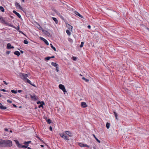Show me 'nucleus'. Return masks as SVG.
<instances>
[{"instance_id": "1", "label": "nucleus", "mask_w": 149, "mask_h": 149, "mask_svg": "<svg viewBox=\"0 0 149 149\" xmlns=\"http://www.w3.org/2000/svg\"><path fill=\"white\" fill-rule=\"evenodd\" d=\"M28 77V75L26 74H23L22 76H21V78L24 81H26V82L29 84L31 85L34 87H36V86L34 84H33L31 83V82L27 77Z\"/></svg>"}, {"instance_id": "2", "label": "nucleus", "mask_w": 149, "mask_h": 149, "mask_svg": "<svg viewBox=\"0 0 149 149\" xmlns=\"http://www.w3.org/2000/svg\"><path fill=\"white\" fill-rule=\"evenodd\" d=\"M14 141L15 142V144L17 147L19 148H27L29 146L28 145H27L26 146L25 145H22L20 144L19 142V141L17 140H14Z\"/></svg>"}, {"instance_id": "3", "label": "nucleus", "mask_w": 149, "mask_h": 149, "mask_svg": "<svg viewBox=\"0 0 149 149\" xmlns=\"http://www.w3.org/2000/svg\"><path fill=\"white\" fill-rule=\"evenodd\" d=\"M12 146V141L8 140H5V147H11Z\"/></svg>"}, {"instance_id": "4", "label": "nucleus", "mask_w": 149, "mask_h": 149, "mask_svg": "<svg viewBox=\"0 0 149 149\" xmlns=\"http://www.w3.org/2000/svg\"><path fill=\"white\" fill-rule=\"evenodd\" d=\"M59 87L60 89L62 90L64 92H66L67 91L65 90L64 86L62 84H60L59 85Z\"/></svg>"}, {"instance_id": "5", "label": "nucleus", "mask_w": 149, "mask_h": 149, "mask_svg": "<svg viewBox=\"0 0 149 149\" xmlns=\"http://www.w3.org/2000/svg\"><path fill=\"white\" fill-rule=\"evenodd\" d=\"M60 136L65 140H69L68 137L64 134H60Z\"/></svg>"}, {"instance_id": "6", "label": "nucleus", "mask_w": 149, "mask_h": 149, "mask_svg": "<svg viewBox=\"0 0 149 149\" xmlns=\"http://www.w3.org/2000/svg\"><path fill=\"white\" fill-rule=\"evenodd\" d=\"M42 31L46 35V36H48V37H50V33L47 31L45 30H44L42 29Z\"/></svg>"}, {"instance_id": "7", "label": "nucleus", "mask_w": 149, "mask_h": 149, "mask_svg": "<svg viewBox=\"0 0 149 149\" xmlns=\"http://www.w3.org/2000/svg\"><path fill=\"white\" fill-rule=\"evenodd\" d=\"M40 38L41 40H42L43 41L45 42V43L47 45H49V43L45 39L41 37H40Z\"/></svg>"}, {"instance_id": "8", "label": "nucleus", "mask_w": 149, "mask_h": 149, "mask_svg": "<svg viewBox=\"0 0 149 149\" xmlns=\"http://www.w3.org/2000/svg\"><path fill=\"white\" fill-rule=\"evenodd\" d=\"M5 24L8 26L12 27L13 28H15V29H17V28L16 27L14 26L13 25L11 24H10L9 23H8L7 22H5Z\"/></svg>"}, {"instance_id": "9", "label": "nucleus", "mask_w": 149, "mask_h": 149, "mask_svg": "<svg viewBox=\"0 0 149 149\" xmlns=\"http://www.w3.org/2000/svg\"><path fill=\"white\" fill-rule=\"evenodd\" d=\"M0 144L3 147H5V140L1 139L0 140Z\"/></svg>"}, {"instance_id": "10", "label": "nucleus", "mask_w": 149, "mask_h": 149, "mask_svg": "<svg viewBox=\"0 0 149 149\" xmlns=\"http://www.w3.org/2000/svg\"><path fill=\"white\" fill-rule=\"evenodd\" d=\"M7 48L8 49H10L14 48L13 46H11V45L10 43H8L7 44Z\"/></svg>"}, {"instance_id": "11", "label": "nucleus", "mask_w": 149, "mask_h": 149, "mask_svg": "<svg viewBox=\"0 0 149 149\" xmlns=\"http://www.w3.org/2000/svg\"><path fill=\"white\" fill-rule=\"evenodd\" d=\"M81 106L83 108H85L87 107L86 103L84 102H81Z\"/></svg>"}, {"instance_id": "12", "label": "nucleus", "mask_w": 149, "mask_h": 149, "mask_svg": "<svg viewBox=\"0 0 149 149\" xmlns=\"http://www.w3.org/2000/svg\"><path fill=\"white\" fill-rule=\"evenodd\" d=\"M13 12L19 18H21V17L20 15L16 11L14 10L13 11Z\"/></svg>"}, {"instance_id": "13", "label": "nucleus", "mask_w": 149, "mask_h": 149, "mask_svg": "<svg viewBox=\"0 0 149 149\" xmlns=\"http://www.w3.org/2000/svg\"><path fill=\"white\" fill-rule=\"evenodd\" d=\"M30 97L32 100H37V98L36 97V95H30Z\"/></svg>"}, {"instance_id": "14", "label": "nucleus", "mask_w": 149, "mask_h": 149, "mask_svg": "<svg viewBox=\"0 0 149 149\" xmlns=\"http://www.w3.org/2000/svg\"><path fill=\"white\" fill-rule=\"evenodd\" d=\"M15 4L16 7H18L19 9L22 10V7L18 3L16 2L15 3Z\"/></svg>"}, {"instance_id": "15", "label": "nucleus", "mask_w": 149, "mask_h": 149, "mask_svg": "<svg viewBox=\"0 0 149 149\" xmlns=\"http://www.w3.org/2000/svg\"><path fill=\"white\" fill-rule=\"evenodd\" d=\"M65 133L69 136H72V134L70 132V131H66Z\"/></svg>"}, {"instance_id": "16", "label": "nucleus", "mask_w": 149, "mask_h": 149, "mask_svg": "<svg viewBox=\"0 0 149 149\" xmlns=\"http://www.w3.org/2000/svg\"><path fill=\"white\" fill-rule=\"evenodd\" d=\"M74 13L75 14L78 16L79 17H81V18H83V16L81 15L78 12H77L75 11L74 12Z\"/></svg>"}, {"instance_id": "17", "label": "nucleus", "mask_w": 149, "mask_h": 149, "mask_svg": "<svg viewBox=\"0 0 149 149\" xmlns=\"http://www.w3.org/2000/svg\"><path fill=\"white\" fill-rule=\"evenodd\" d=\"M115 13H116L113 11H109V14L110 16H113V15H114Z\"/></svg>"}, {"instance_id": "18", "label": "nucleus", "mask_w": 149, "mask_h": 149, "mask_svg": "<svg viewBox=\"0 0 149 149\" xmlns=\"http://www.w3.org/2000/svg\"><path fill=\"white\" fill-rule=\"evenodd\" d=\"M14 53L15 54L17 55V56H19L20 55V53L18 51H15Z\"/></svg>"}, {"instance_id": "19", "label": "nucleus", "mask_w": 149, "mask_h": 149, "mask_svg": "<svg viewBox=\"0 0 149 149\" xmlns=\"http://www.w3.org/2000/svg\"><path fill=\"white\" fill-rule=\"evenodd\" d=\"M7 108V107L3 105L0 106V109H5Z\"/></svg>"}, {"instance_id": "20", "label": "nucleus", "mask_w": 149, "mask_h": 149, "mask_svg": "<svg viewBox=\"0 0 149 149\" xmlns=\"http://www.w3.org/2000/svg\"><path fill=\"white\" fill-rule=\"evenodd\" d=\"M52 18L56 24H57L58 23V21L56 18L54 17H52Z\"/></svg>"}, {"instance_id": "21", "label": "nucleus", "mask_w": 149, "mask_h": 149, "mask_svg": "<svg viewBox=\"0 0 149 149\" xmlns=\"http://www.w3.org/2000/svg\"><path fill=\"white\" fill-rule=\"evenodd\" d=\"M51 65L52 66H55V67L57 66L58 65L56 63H54L53 62H52L51 63Z\"/></svg>"}, {"instance_id": "22", "label": "nucleus", "mask_w": 149, "mask_h": 149, "mask_svg": "<svg viewBox=\"0 0 149 149\" xmlns=\"http://www.w3.org/2000/svg\"><path fill=\"white\" fill-rule=\"evenodd\" d=\"M50 45H51V48L54 49V50L56 51V48L54 47L52 45V44H50Z\"/></svg>"}, {"instance_id": "23", "label": "nucleus", "mask_w": 149, "mask_h": 149, "mask_svg": "<svg viewBox=\"0 0 149 149\" xmlns=\"http://www.w3.org/2000/svg\"><path fill=\"white\" fill-rule=\"evenodd\" d=\"M42 104H40L39 106V108H40L41 107H42V108H43V105L45 104V103L43 101L42 102Z\"/></svg>"}, {"instance_id": "24", "label": "nucleus", "mask_w": 149, "mask_h": 149, "mask_svg": "<svg viewBox=\"0 0 149 149\" xmlns=\"http://www.w3.org/2000/svg\"><path fill=\"white\" fill-rule=\"evenodd\" d=\"M113 113H114V116L116 118V119L117 120H118V118H117L118 114H117V113L115 111H114Z\"/></svg>"}, {"instance_id": "25", "label": "nucleus", "mask_w": 149, "mask_h": 149, "mask_svg": "<svg viewBox=\"0 0 149 149\" xmlns=\"http://www.w3.org/2000/svg\"><path fill=\"white\" fill-rule=\"evenodd\" d=\"M0 10H1L2 12H4V9L3 7L2 6H0Z\"/></svg>"}, {"instance_id": "26", "label": "nucleus", "mask_w": 149, "mask_h": 149, "mask_svg": "<svg viewBox=\"0 0 149 149\" xmlns=\"http://www.w3.org/2000/svg\"><path fill=\"white\" fill-rule=\"evenodd\" d=\"M110 126V123H107L106 124V127L108 129L109 128Z\"/></svg>"}, {"instance_id": "27", "label": "nucleus", "mask_w": 149, "mask_h": 149, "mask_svg": "<svg viewBox=\"0 0 149 149\" xmlns=\"http://www.w3.org/2000/svg\"><path fill=\"white\" fill-rule=\"evenodd\" d=\"M68 40L71 43H72L73 42L72 40L70 38H68Z\"/></svg>"}, {"instance_id": "28", "label": "nucleus", "mask_w": 149, "mask_h": 149, "mask_svg": "<svg viewBox=\"0 0 149 149\" xmlns=\"http://www.w3.org/2000/svg\"><path fill=\"white\" fill-rule=\"evenodd\" d=\"M66 32L68 35H70V32L68 30H66Z\"/></svg>"}, {"instance_id": "29", "label": "nucleus", "mask_w": 149, "mask_h": 149, "mask_svg": "<svg viewBox=\"0 0 149 149\" xmlns=\"http://www.w3.org/2000/svg\"><path fill=\"white\" fill-rule=\"evenodd\" d=\"M46 121L49 124H50L51 123V121L50 119L47 120Z\"/></svg>"}, {"instance_id": "30", "label": "nucleus", "mask_w": 149, "mask_h": 149, "mask_svg": "<svg viewBox=\"0 0 149 149\" xmlns=\"http://www.w3.org/2000/svg\"><path fill=\"white\" fill-rule=\"evenodd\" d=\"M11 91L12 93H14L15 94H16L17 93V91L14 90H12Z\"/></svg>"}, {"instance_id": "31", "label": "nucleus", "mask_w": 149, "mask_h": 149, "mask_svg": "<svg viewBox=\"0 0 149 149\" xmlns=\"http://www.w3.org/2000/svg\"><path fill=\"white\" fill-rule=\"evenodd\" d=\"M82 79L83 80H85L86 82H87L89 81L88 79H86L84 77H82Z\"/></svg>"}, {"instance_id": "32", "label": "nucleus", "mask_w": 149, "mask_h": 149, "mask_svg": "<svg viewBox=\"0 0 149 149\" xmlns=\"http://www.w3.org/2000/svg\"><path fill=\"white\" fill-rule=\"evenodd\" d=\"M36 137H37V138L38 139H39V140L40 141H43L41 139H40V137H39L36 134Z\"/></svg>"}, {"instance_id": "33", "label": "nucleus", "mask_w": 149, "mask_h": 149, "mask_svg": "<svg viewBox=\"0 0 149 149\" xmlns=\"http://www.w3.org/2000/svg\"><path fill=\"white\" fill-rule=\"evenodd\" d=\"M84 144L82 143H79V145L81 147H82L84 146Z\"/></svg>"}, {"instance_id": "34", "label": "nucleus", "mask_w": 149, "mask_h": 149, "mask_svg": "<svg viewBox=\"0 0 149 149\" xmlns=\"http://www.w3.org/2000/svg\"><path fill=\"white\" fill-rule=\"evenodd\" d=\"M84 42H81V45H80V47H83V45H84Z\"/></svg>"}, {"instance_id": "35", "label": "nucleus", "mask_w": 149, "mask_h": 149, "mask_svg": "<svg viewBox=\"0 0 149 149\" xmlns=\"http://www.w3.org/2000/svg\"><path fill=\"white\" fill-rule=\"evenodd\" d=\"M24 43L25 44H27L28 43V42L27 40H24Z\"/></svg>"}, {"instance_id": "36", "label": "nucleus", "mask_w": 149, "mask_h": 149, "mask_svg": "<svg viewBox=\"0 0 149 149\" xmlns=\"http://www.w3.org/2000/svg\"><path fill=\"white\" fill-rule=\"evenodd\" d=\"M1 19H0L1 23H5V22H5V20L3 19V18L2 17L1 18Z\"/></svg>"}, {"instance_id": "37", "label": "nucleus", "mask_w": 149, "mask_h": 149, "mask_svg": "<svg viewBox=\"0 0 149 149\" xmlns=\"http://www.w3.org/2000/svg\"><path fill=\"white\" fill-rule=\"evenodd\" d=\"M50 58V57H47L45 58V59L47 61L49 60Z\"/></svg>"}, {"instance_id": "38", "label": "nucleus", "mask_w": 149, "mask_h": 149, "mask_svg": "<svg viewBox=\"0 0 149 149\" xmlns=\"http://www.w3.org/2000/svg\"><path fill=\"white\" fill-rule=\"evenodd\" d=\"M72 58V59L74 61H76L77 59V58L76 57L74 56H73Z\"/></svg>"}, {"instance_id": "39", "label": "nucleus", "mask_w": 149, "mask_h": 149, "mask_svg": "<svg viewBox=\"0 0 149 149\" xmlns=\"http://www.w3.org/2000/svg\"><path fill=\"white\" fill-rule=\"evenodd\" d=\"M68 25L69 26L68 28L69 29H72V26L71 25H70L69 24H68Z\"/></svg>"}, {"instance_id": "40", "label": "nucleus", "mask_w": 149, "mask_h": 149, "mask_svg": "<svg viewBox=\"0 0 149 149\" xmlns=\"http://www.w3.org/2000/svg\"><path fill=\"white\" fill-rule=\"evenodd\" d=\"M56 70L57 72H58L59 71L58 68L57 66H56Z\"/></svg>"}, {"instance_id": "41", "label": "nucleus", "mask_w": 149, "mask_h": 149, "mask_svg": "<svg viewBox=\"0 0 149 149\" xmlns=\"http://www.w3.org/2000/svg\"><path fill=\"white\" fill-rule=\"evenodd\" d=\"M83 147H88V148H89V146L86 145V144H84V146Z\"/></svg>"}, {"instance_id": "42", "label": "nucleus", "mask_w": 149, "mask_h": 149, "mask_svg": "<svg viewBox=\"0 0 149 149\" xmlns=\"http://www.w3.org/2000/svg\"><path fill=\"white\" fill-rule=\"evenodd\" d=\"M95 139L99 143H100V141L97 138H96Z\"/></svg>"}, {"instance_id": "43", "label": "nucleus", "mask_w": 149, "mask_h": 149, "mask_svg": "<svg viewBox=\"0 0 149 149\" xmlns=\"http://www.w3.org/2000/svg\"><path fill=\"white\" fill-rule=\"evenodd\" d=\"M19 33H22L23 35H24V36H25V34L22 31H19Z\"/></svg>"}, {"instance_id": "44", "label": "nucleus", "mask_w": 149, "mask_h": 149, "mask_svg": "<svg viewBox=\"0 0 149 149\" xmlns=\"http://www.w3.org/2000/svg\"><path fill=\"white\" fill-rule=\"evenodd\" d=\"M10 51H7L6 52V54H10Z\"/></svg>"}, {"instance_id": "45", "label": "nucleus", "mask_w": 149, "mask_h": 149, "mask_svg": "<svg viewBox=\"0 0 149 149\" xmlns=\"http://www.w3.org/2000/svg\"><path fill=\"white\" fill-rule=\"evenodd\" d=\"M1 91H3V92H7V91H6L5 89H1L0 90Z\"/></svg>"}, {"instance_id": "46", "label": "nucleus", "mask_w": 149, "mask_h": 149, "mask_svg": "<svg viewBox=\"0 0 149 149\" xmlns=\"http://www.w3.org/2000/svg\"><path fill=\"white\" fill-rule=\"evenodd\" d=\"M7 102L10 103H11L12 102V101L10 100H7Z\"/></svg>"}, {"instance_id": "47", "label": "nucleus", "mask_w": 149, "mask_h": 149, "mask_svg": "<svg viewBox=\"0 0 149 149\" xmlns=\"http://www.w3.org/2000/svg\"><path fill=\"white\" fill-rule=\"evenodd\" d=\"M55 12L58 15H60V13L58 12L57 11H55Z\"/></svg>"}, {"instance_id": "48", "label": "nucleus", "mask_w": 149, "mask_h": 149, "mask_svg": "<svg viewBox=\"0 0 149 149\" xmlns=\"http://www.w3.org/2000/svg\"><path fill=\"white\" fill-rule=\"evenodd\" d=\"M31 142V141H27V145H28V144L30 143Z\"/></svg>"}, {"instance_id": "49", "label": "nucleus", "mask_w": 149, "mask_h": 149, "mask_svg": "<svg viewBox=\"0 0 149 149\" xmlns=\"http://www.w3.org/2000/svg\"><path fill=\"white\" fill-rule=\"evenodd\" d=\"M3 82L6 85H7L8 84V83H7L5 81H3Z\"/></svg>"}, {"instance_id": "50", "label": "nucleus", "mask_w": 149, "mask_h": 149, "mask_svg": "<svg viewBox=\"0 0 149 149\" xmlns=\"http://www.w3.org/2000/svg\"><path fill=\"white\" fill-rule=\"evenodd\" d=\"M92 135H93V137H94V138L95 139H96V138H97L96 137V136L95 134H93Z\"/></svg>"}, {"instance_id": "51", "label": "nucleus", "mask_w": 149, "mask_h": 149, "mask_svg": "<svg viewBox=\"0 0 149 149\" xmlns=\"http://www.w3.org/2000/svg\"><path fill=\"white\" fill-rule=\"evenodd\" d=\"M17 27V28L16 29H17L19 31V26H18Z\"/></svg>"}, {"instance_id": "52", "label": "nucleus", "mask_w": 149, "mask_h": 149, "mask_svg": "<svg viewBox=\"0 0 149 149\" xmlns=\"http://www.w3.org/2000/svg\"><path fill=\"white\" fill-rule=\"evenodd\" d=\"M49 129L50 130H52V128L51 126H50L49 127Z\"/></svg>"}, {"instance_id": "53", "label": "nucleus", "mask_w": 149, "mask_h": 149, "mask_svg": "<svg viewBox=\"0 0 149 149\" xmlns=\"http://www.w3.org/2000/svg\"><path fill=\"white\" fill-rule=\"evenodd\" d=\"M88 28L89 29H90L91 28V26L90 25H88L87 26Z\"/></svg>"}, {"instance_id": "54", "label": "nucleus", "mask_w": 149, "mask_h": 149, "mask_svg": "<svg viewBox=\"0 0 149 149\" xmlns=\"http://www.w3.org/2000/svg\"><path fill=\"white\" fill-rule=\"evenodd\" d=\"M39 26V27L38 28V29H39L41 30L42 28V27L40 25Z\"/></svg>"}, {"instance_id": "55", "label": "nucleus", "mask_w": 149, "mask_h": 149, "mask_svg": "<svg viewBox=\"0 0 149 149\" xmlns=\"http://www.w3.org/2000/svg\"><path fill=\"white\" fill-rule=\"evenodd\" d=\"M18 91L19 93H21L22 92V91L21 90H19Z\"/></svg>"}, {"instance_id": "56", "label": "nucleus", "mask_w": 149, "mask_h": 149, "mask_svg": "<svg viewBox=\"0 0 149 149\" xmlns=\"http://www.w3.org/2000/svg\"><path fill=\"white\" fill-rule=\"evenodd\" d=\"M41 103V102L40 101H39L37 102V104H40Z\"/></svg>"}, {"instance_id": "57", "label": "nucleus", "mask_w": 149, "mask_h": 149, "mask_svg": "<svg viewBox=\"0 0 149 149\" xmlns=\"http://www.w3.org/2000/svg\"><path fill=\"white\" fill-rule=\"evenodd\" d=\"M13 106L14 107H17V106L15 104H13Z\"/></svg>"}, {"instance_id": "58", "label": "nucleus", "mask_w": 149, "mask_h": 149, "mask_svg": "<svg viewBox=\"0 0 149 149\" xmlns=\"http://www.w3.org/2000/svg\"><path fill=\"white\" fill-rule=\"evenodd\" d=\"M20 52L21 53H22V54H23L24 53V52L22 50H20Z\"/></svg>"}, {"instance_id": "59", "label": "nucleus", "mask_w": 149, "mask_h": 149, "mask_svg": "<svg viewBox=\"0 0 149 149\" xmlns=\"http://www.w3.org/2000/svg\"><path fill=\"white\" fill-rule=\"evenodd\" d=\"M55 57L54 56H51V57H50V58H54Z\"/></svg>"}, {"instance_id": "60", "label": "nucleus", "mask_w": 149, "mask_h": 149, "mask_svg": "<svg viewBox=\"0 0 149 149\" xmlns=\"http://www.w3.org/2000/svg\"><path fill=\"white\" fill-rule=\"evenodd\" d=\"M24 144L25 145L27 144V141H25L24 142Z\"/></svg>"}, {"instance_id": "61", "label": "nucleus", "mask_w": 149, "mask_h": 149, "mask_svg": "<svg viewBox=\"0 0 149 149\" xmlns=\"http://www.w3.org/2000/svg\"><path fill=\"white\" fill-rule=\"evenodd\" d=\"M4 130L5 131H6V130H8V129H7V128H5L4 129Z\"/></svg>"}, {"instance_id": "62", "label": "nucleus", "mask_w": 149, "mask_h": 149, "mask_svg": "<svg viewBox=\"0 0 149 149\" xmlns=\"http://www.w3.org/2000/svg\"><path fill=\"white\" fill-rule=\"evenodd\" d=\"M40 146L42 147H44V146L43 145H40Z\"/></svg>"}, {"instance_id": "63", "label": "nucleus", "mask_w": 149, "mask_h": 149, "mask_svg": "<svg viewBox=\"0 0 149 149\" xmlns=\"http://www.w3.org/2000/svg\"><path fill=\"white\" fill-rule=\"evenodd\" d=\"M2 18V17H1V16L0 15V19H2L1 18Z\"/></svg>"}, {"instance_id": "64", "label": "nucleus", "mask_w": 149, "mask_h": 149, "mask_svg": "<svg viewBox=\"0 0 149 149\" xmlns=\"http://www.w3.org/2000/svg\"><path fill=\"white\" fill-rule=\"evenodd\" d=\"M28 149H31L30 147H28Z\"/></svg>"}]
</instances>
